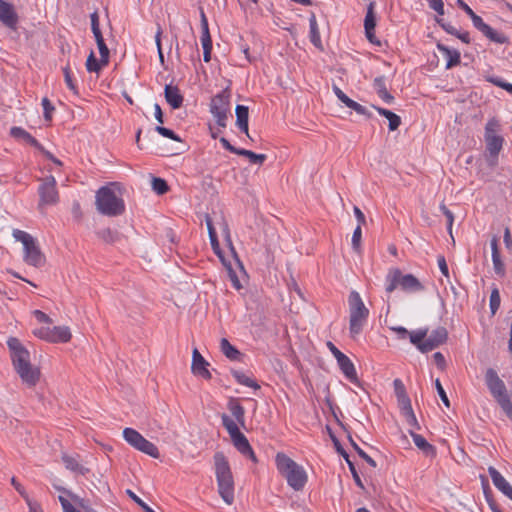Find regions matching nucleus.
I'll list each match as a JSON object with an SVG mask.
<instances>
[{"instance_id":"obj_1","label":"nucleus","mask_w":512,"mask_h":512,"mask_svg":"<svg viewBox=\"0 0 512 512\" xmlns=\"http://www.w3.org/2000/svg\"><path fill=\"white\" fill-rule=\"evenodd\" d=\"M95 205L99 213L114 217L125 211L122 187L118 182H111L99 188L95 195Z\"/></svg>"},{"instance_id":"obj_2","label":"nucleus","mask_w":512,"mask_h":512,"mask_svg":"<svg viewBox=\"0 0 512 512\" xmlns=\"http://www.w3.org/2000/svg\"><path fill=\"white\" fill-rule=\"evenodd\" d=\"M275 464L278 472L294 491H302L308 482L305 468L284 453H277Z\"/></svg>"},{"instance_id":"obj_3","label":"nucleus","mask_w":512,"mask_h":512,"mask_svg":"<svg viewBox=\"0 0 512 512\" xmlns=\"http://www.w3.org/2000/svg\"><path fill=\"white\" fill-rule=\"evenodd\" d=\"M214 465L218 493L227 505H232L234 502V479L229 463L223 453H215Z\"/></svg>"},{"instance_id":"obj_4","label":"nucleus","mask_w":512,"mask_h":512,"mask_svg":"<svg viewBox=\"0 0 512 512\" xmlns=\"http://www.w3.org/2000/svg\"><path fill=\"white\" fill-rule=\"evenodd\" d=\"M348 311L349 333L351 338L356 339L366 326L370 314L357 291H351L348 296Z\"/></svg>"},{"instance_id":"obj_5","label":"nucleus","mask_w":512,"mask_h":512,"mask_svg":"<svg viewBox=\"0 0 512 512\" xmlns=\"http://www.w3.org/2000/svg\"><path fill=\"white\" fill-rule=\"evenodd\" d=\"M501 133V124L496 118L487 121L484 131V141L486 145V161L490 167L498 163V156L503 149L504 138Z\"/></svg>"},{"instance_id":"obj_6","label":"nucleus","mask_w":512,"mask_h":512,"mask_svg":"<svg viewBox=\"0 0 512 512\" xmlns=\"http://www.w3.org/2000/svg\"><path fill=\"white\" fill-rule=\"evenodd\" d=\"M400 287L409 293L420 292L424 289L422 283L412 274H403L399 268H390L385 277V291L391 294Z\"/></svg>"},{"instance_id":"obj_7","label":"nucleus","mask_w":512,"mask_h":512,"mask_svg":"<svg viewBox=\"0 0 512 512\" xmlns=\"http://www.w3.org/2000/svg\"><path fill=\"white\" fill-rule=\"evenodd\" d=\"M12 236L23 245V260L34 267H42L45 264V256L37 243V240L26 231L14 229Z\"/></svg>"},{"instance_id":"obj_8","label":"nucleus","mask_w":512,"mask_h":512,"mask_svg":"<svg viewBox=\"0 0 512 512\" xmlns=\"http://www.w3.org/2000/svg\"><path fill=\"white\" fill-rule=\"evenodd\" d=\"M485 380L492 396L496 399L506 416L512 420V399L507 393L504 382L493 369L486 371Z\"/></svg>"},{"instance_id":"obj_9","label":"nucleus","mask_w":512,"mask_h":512,"mask_svg":"<svg viewBox=\"0 0 512 512\" xmlns=\"http://www.w3.org/2000/svg\"><path fill=\"white\" fill-rule=\"evenodd\" d=\"M457 4L471 18L473 26L490 41L497 44H506L509 42V38L504 33L499 32L486 24L483 19L477 15L463 0H457Z\"/></svg>"},{"instance_id":"obj_10","label":"nucleus","mask_w":512,"mask_h":512,"mask_svg":"<svg viewBox=\"0 0 512 512\" xmlns=\"http://www.w3.org/2000/svg\"><path fill=\"white\" fill-rule=\"evenodd\" d=\"M210 113L213 115L218 126L225 128L227 126L230 113V94L222 91L215 95L210 102Z\"/></svg>"},{"instance_id":"obj_11","label":"nucleus","mask_w":512,"mask_h":512,"mask_svg":"<svg viewBox=\"0 0 512 512\" xmlns=\"http://www.w3.org/2000/svg\"><path fill=\"white\" fill-rule=\"evenodd\" d=\"M124 440L134 449L149 455L152 458H159V450L155 444L144 438L137 430L125 428L123 430Z\"/></svg>"},{"instance_id":"obj_12","label":"nucleus","mask_w":512,"mask_h":512,"mask_svg":"<svg viewBox=\"0 0 512 512\" xmlns=\"http://www.w3.org/2000/svg\"><path fill=\"white\" fill-rule=\"evenodd\" d=\"M33 335L49 343H67L72 338L68 326H43L33 330Z\"/></svg>"},{"instance_id":"obj_13","label":"nucleus","mask_w":512,"mask_h":512,"mask_svg":"<svg viewBox=\"0 0 512 512\" xmlns=\"http://www.w3.org/2000/svg\"><path fill=\"white\" fill-rule=\"evenodd\" d=\"M57 182L53 176L46 177L42 180L38 188L39 193V208L45 205H55L59 201L57 191Z\"/></svg>"},{"instance_id":"obj_14","label":"nucleus","mask_w":512,"mask_h":512,"mask_svg":"<svg viewBox=\"0 0 512 512\" xmlns=\"http://www.w3.org/2000/svg\"><path fill=\"white\" fill-rule=\"evenodd\" d=\"M7 346L11 352V360L15 370L31 364L30 353L19 339L10 337L7 340Z\"/></svg>"},{"instance_id":"obj_15","label":"nucleus","mask_w":512,"mask_h":512,"mask_svg":"<svg viewBox=\"0 0 512 512\" xmlns=\"http://www.w3.org/2000/svg\"><path fill=\"white\" fill-rule=\"evenodd\" d=\"M398 385L401 386V391H397V400H398V405H399L400 411L410 425H416L417 420H416V416L412 409L411 401L404 389V386H403L401 380L395 379L394 386L397 387Z\"/></svg>"},{"instance_id":"obj_16","label":"nucleus","mask_w":512,"mask_h":512,"mask_svg":"<svg viewBox=\"0 0 512 512\" xmlns=\"http://www.w3.org/2000/svg\"><path fill=\"white\" fill-rule=\"evenodd\" d=\"M374 7V2H371L367 7V12L364 19L365 35L371 44L381 46L380 40L375 35L376 16L374 12Z\"/></svg>"},{"instance_id":"obj_17","label":"nucleus","mask_w":512,"mask_h":512,"mask_svg":"<svg viewBox=\"0 0 512 512\" xmlns=\"http://www.w3.org/2000/svg\"><path fill=\"white\" fill-rule=\"evenodd\" d=\"M447 330L444 327H438L433 330L429 335L427 334L425 345H423L424 352L432 351L447 340Z\"/></svg>"},{"instance_id":"obj_18","label":"nucleus","mask_w":512,"mask_h":512,"mask_svg":"<svg viewBox=\"0 0 512 512\" xmlns=\"http://www.w3.org/2000/svg\"><path fill=\"white\" fill-rule=\"evenodd\" d=\"M209 363L204 359L197 349L193 350L191 370L194 375L201 376L204 379H210L211 373L207 366Z\"/></svg>"},{"instance_id":"obj_19","label":"nucleus","mask_w":512,"mask_h":512,"mask_svg":"<svg viewBox=\"0 0 512 512\" xmlns=\"http://www.w3.org/2000/svg\"><path fill=\"white\" fill-rule=\"evenodd\" d=\"M488 472L494 486L512 501V486L510 483L493 466L488 468Z\"/></svg>"},{"instance_id":"obj_20","label":"nucleus","mask_w":512,"mask_h":512,"mask_svg":"<svg viewBox=\"0 0 512 512\" xmlns=\"http://www.w3.org/2000/svg\"><path fill=\"white\" fill-rule=\"evenodd\" d=\"M22 382L28 387H34L40 379V369L32 364L15 370Z\"/></svg>"},{"instance_id":"obj_21","label":"nucleus","mask_w":512,"mask_h":512,"mask_svg":"<svg viewBox=\"0 0 512 512\" xmlns=\"http://www.w3.org/2000/svg\"><path fill=\"white\" fill-rule=\"evenodd\" d=\"M0 21L9 28H15L18 16L12 4L0 0Z\"/></svg>"},{"instance_id":"obj_22","label":"nucleus","mask_w":512,"mask_h":512,"mask_svg":"<svg viewBox=\"0 0 512 512\" xmlns=\"http://www.w3.org/2000/svg\"><path fill=\"white\" fill-rule=\"evenodd\" d=\"M333 91L338 100L341 101L346 107L354 110L359 115H365L367 117L371 116L366 107L349 98L339 87L334 86Z\"/></svg>"},{"instance_id":"obj_23","label":"nucleus","mask_w":512,"mask_h":512,"mask_svg":"<svg viewBox=\"0 0 512 512\" xmlns=\"http://www.w3.org/2000/svg\"><path fill=\"white\" fill-rule=\"evenodd\" d=\"M231 441L234 447L244 456L250 457L252 460H256L255 453L246 438V436L240 431L235 435L231 436Z\"/></svg>"},{"instance_id":"obj_24","label":"nucleus","mask_w":512,"mask_h":512,"mask_svg":"<svg viewBox=\"0 0 512 512\" xmlns=\"http://www.w3.org/2000/svg\"><path fill=\"white\" fill-rule=\"evenodd\" d=\"M498 245L499 238L497 236H493L490 241L493 268L497 275L503 276L505 274V265L501 259Z\"/></svg>"},{"instance_id":"obj_25","label":"nucleus","mask_w":512,"mask_h":512,"mask_svg":"<svg viewBox=\"0 0 512 512\" xmlns=\"http://www.w3.org/2000/svg\"><path fill=\"white\" fill-rule=\"evenodd\" d=\"M437 49L446 60V69H451L460 63L461 55L458 50L449 48L440 43L437 44Z\"/></svg>"},{"instance_id":"obj_26","label":"nucleus","mask_w":512,"mask_h":512,"mask_svg":"<svg viewBox=\"0 0 512 512\" xmlns=\"http://www.w3.org/2000/svg\"><path fill=\"white\" fill-rule=\"evenodd\" d=\"M164 95L167 103L173 108L178 109L182 106L183 96L177 86L168 84L165 86Z\"/></svg>"},{"instance_id":"obj_27","label":"nucleus","mask_w":512,"mask_h":512,"mask_svg":"<svg viewBox=\"0 0 512 512\" xmlns=\"http://www.w3.org/2000/svg\"><path fill=\"white\" fill-rule=\"evenodd\" d=\"M337 364L344 376L352 383L358 381L357 372L353 362L345 354L337 360Z\"/></svg>"},{"instance_id":"obj_28","label":"nucleus","mask_w":512,"mask_h":512,"mask_svg":"<svg viewBox=\"0 0 512 512\" xmlns=\"http://www.w3.org/2000/svg\"><path fill=\"white\" fill-rule=\"evenodd\" d=\"M236 113V126L244 132L247 137H250L249 135V128H248V120H249V110L247 106L244 105H237L235 109Z\"/></svg>"},{"instance_id":"obj_29","label":"nucleus","mask_w":512,"mask_h":512,"mask_svg":"<svg viewBox=\"0 0 512 512\" xmlns=\"http://www.w3.org/2000/svg\"><path fill=\"white\" fill-rule=\"evenodd\" d=\"M10 134L14 138L21 140L25 144L41 149L40 143L29 132H27L21 127H12L10 130Z\"/></svg>"},{"instance_id":"obj_30","label":"nucleus","mask_w":512,"mask_h":512,"mask_svg":"<svg viewBox=\"0 0 512 512\" xmlns=\"http://www.w3.org/2000/svg\"><path fill=\"white\" fill-rule=\"evenodd\" d=\"M309 38L311 43L318 49H323L319 26L314 13L309 18Z\"/></svg>"},{"instance_id":"obj_31","label":"nucleus","mask_w":512,"mask_h":512,"mask_svg":"<svg viewBox=\"0 0 512 512\" xmlns=\"http://www.w3.org/2000/svg\"><path fill=\"white\" fill-rule=\"evenodd\" d=\"M411 437L415 446L420 449L426 456H435L436 450L422 435L411 433Z\"/></svg>"},{"instance_id":"obj_32","label":"nucleus","mask_w":512,"mask_h":512,"mask_svg":"<svg viewBox=\"0 0 512 512\" xmlns=\"http://www.w3.org/2000/svg\"><path fill=\"white\" fill-rule=\"evenodd\" d=\"M373 107L381 116L385 117L388 120L390 131H395L398 129V127L401 125V118L397 114L382 107Z\"/></svg>"},{"instance_id":"obj_33","label":"nucleus","mask_w":512,"mask_h":512,"mask_svg":"<svg viewBox=\"0 0 512 512\" xmlns=\"http://www.w3.org/2000/svg\"><path fill=\"white\" fill-rule=\"evenodd\" d=\"M228 409L231 412L232 416L235 420L242 426L245 423V410L242 405L237 400H230L228 403Z\"/></svg>"},{"instance_id":"obj_34","label":"nucleus","mask_w":512,"mask_h":512,"mask_svg":"<svg viewBox=\"0 0 512 512\" xmlns=\"http://www.w3.org/2000/svg\"><path fill=\"white\" fill-rule=\"evenodd\" d=\"M427 329H418L416 331L409 332L410 342L415 345L421 352H424L423 345H425V340L427 337Z\"/></svg>"},{"instance_id":"obj_35","label":"nucleus","mask_w":512,"mask_h":512,"mask_svg":"<svg viewBox=\"0 0 512 512\" xmlns=\"http://www.w3.org/2000/svg\"><path fill=\"white\" fill-rule=\"evenodd\" d=\"M85 65H86V69H87L88 72L99 73L104 67H106L108 65V63H103L101 57L98 60L95 57L94 52L91 51L90 54L87 57Z\"/></svg>"},{"instance_id":"obj_36","label":"nucleus","mask_w":512,"mask_h":512,"mask_svg":"<svg viewBox=\"0 0 512 512\" xmlns=\"http://www.w3.org/2000/svg\"><path fill=\"white\" fill-rule=\"evenodd\" d=\"M234 379L237 381V383L253 388V389H259L260 386L258 383L249 375H247L244 372L241 371H233L232 373Z\"/></svg>"},{"instance_id":"obj_37","label":"nucleus","mask_w":512,"mask_h":512,"mask_svg":"<svg viewBox=\"0 0 512 512\" xmlns=\"http://www.w3.org/2000/svg\"><path fill=\"white\" fill-rule=\"evenodd\" d=\"M200 42L203 48V60L209 62L211 60L212 39L210 33H201Z\"/></svg>"},{"instance_id":"obj_38","label":"nucleus","mask_w":512,"mask_h":512,"mask_svg":"<svg viewBox=\"0 0 512 512\" xmlns=\"http://www.w3.org/2000/svg\"><path fill=\"white\" fill-rule=\"evenodd\" d=\"M220 348L222 353L230 360H236L240 355L239 351L226 338L221 339Z\"/></svg>"},{"instance_id":"obj_39","label":"nucleus","mask_w":512,"mask_h":512,"mask_svg":"<svg viewBox=\"0 0 512 512\" xmlns=\"http://www.w3.org/2000/svg\"><path fill=\"white\" fill-rule=\"evenodd\" d=\"M374 87L377 90V94L379 97L385 101L386 103H391L394 97L388 92L385 87L384 81L381 78H376L374 80Z\"/></svg>"},{"instance_id":"obj_40","label":"nucleus","mask_w":512,"mask_h":512,"mask_svg":"<svg viewBox=\"0 0 512 512\" xmlns=\"http://www.w3.org/2000/svg\"><path fill=\"white\" fill-rule=\"evenodd\" d=\"M62 460H63V463H64L65 467H66L68 470H71V471H73V472H78V473H80V474H82V475H84V474H85L86 469H85V468H83V467L79 464L78 460H77L75 457H73V456H69V455H64V456L62 457Z\"/></svg>"},{"instance_id":"obj_41","label":"nucleus","mask_w":512,"mask_h":512,"mask_svg":"<svg viewBox=\"0 0 512 512\" xmlns=\"http://www.w3.org/2000/svg\"><path fill=\"white\" fill-rule=\"evenodd\" d=\"M238 155L245 156L249 159L250 163L258 165H262L267 159V156L265 154H256L253 151L243 148H241L240 151H238Z\"/></svg>"},{"instance_id":"obj_42","label":"nucleus","mask_w":512,"mask_h":512,"mask_svg":"<svg viewBox=\"0 0 512 512\" xmlns=\"http://www.w3.org/2000/svg\"><path fill=\"white\" fill-rule=\"evenodd\" d=\"M221 419H222V424L225 427V429L227 430L230 437L235 435L236 433L240 432L238 425H237L238 422L236 420H233L231 417H229L226 414H223Z\"/></svg>"},{"instance_id":"obj_43","label":"nucleus","mask_w":512,"mask_h":512,"mask_svg":"<svg viewBox=\"0 0 512 512\" xmlns=\"http://www.w3.org/2000/svg\"><path fill=\"white\" fill-rule=\"evenodd\" d=\"M63 73H64V80H65V83H66L67 87L75 95H77L78 94V87H77V84H76L75 80L73 79L72 71H71V68H70L69 64H67L65 67H63Z\"/></svg>"},{"instance_id":"obj_44","label":"nucleus","mask_w":512,"mask_h":512,"mask_svg":"<svg viewBox=\"0 0 512 512\" xmlns=\"http://www.w3.org/2000/svg\"><path fill=\"white\" fill-rule=\"evenodd\" d=\"M152 189L157 194L163 195L166 192H168L169 187L167 185V182L164 179L158 178V177H154L153 180H152Z\"/></svg>"},{"instance_id":"obj_45","label":"nucleus","mask_w":512,"mask_h":512,"mask_svg":"<svg viewBox=\"0 0 512 512\" xmlns=\"http://www.w3.org/2000/svg\"><path fill=\"white\" fill-rule=\"evenodd\" d=\"M361 239H362V230L360 224L355 228L352 235V247L353 249L359 253L361 250Z\"/></svg>"},{"instance_id":"obj_46","label":"nucleus","mask_w":512,"mask_h":512,"mask_svg":"<svg viewBox=\"0 0 512 512\" xmlns=\"http://www.w3.org/2000/svg\"><path fill=\"white\" fill-rule=\"evenodd\" d=\"M500 293L497 288H494L490 295V309L492 314H495L500 307Z\"/></svg>"},{"instance_id":"obj_47","label":"nucleus","mask_w":512,"mask_h":512,"mask_svg":"<svg viewBox=\"0 0 512 512\" xmlns=\"http://www.w3.org/2000/svg\"><path fill=\"white\" fill-rule=\"evenodd\" d=\"M481 479H482V484L484 487V493H485V496H486V499H487L490 509L492 510V512H502L501 509L497 506V504L492 499H490V496L488 493L489 487H488L487 479L484 476H481Z\"/></svg>"},{"instance_id":"obj_48","label":"nucleus","mask_w":512,"mask_h":512,"mask_svg":"<svg viewBox=\"0 0 512 512\" xmlns=\"http://www.w3.org/2000/svg\"><path fill=\"white\" fill-rule=\"evenodd\" d=\"M41 104H42L43 111H44V118L46 120H51L52 114H53V112L55 110L54 106L49 101V99L46 98V97L42 99Z\"/></svg>"},{"instance_id":"obj_49","label":"nucleus","mask_w":512,"mask_h":512,"mask_svg":"<svg viewBox=\"0 0 512 512\" xmlns=\"http://www.w3.org/2000/svg\"><path fill=\"white\" fill-rule=\"evenodd\" d=\"M155 130L160 134L162 135L163 137H166V138H169V139H172L174 141H181L180 137L178 135H176L174 133V131L168 129V128H165L163 126H157L155 128Z\"/></svg>"},{"instance_id":"obj_50","label":"nucleus","mask_w":512,"mask_h":512,"mask_svg":"<svg viewBox=\"0 0 512 512\" xmlns=\"http://www.w3.org/2000/svg\"><path fill=\"white\" fill-rule=\"evenodd\" d=\"M11 484L15 488V490L22 496L25 502L27 501V499H31L24 486L20 482H18L15 477L11 478Z\"/></svg>"},{"instance_id":"obj_51","label":"nucleus","mask_w":512,"mask_h":512,"mask_svg":"<svg viewBox=\"0 0 512 512\" xmlns=\"http://www.w3.org/2000/svg\"><path fill=\"white\" fill-rule=\"evenodd\" d=\"M435 387H436V390H437V392H438L442 402L444 403V405L446 407H449L450 406L449 399H448V397L446 395V392H445V390H444V388H443V386H442V384H441L439 379L435 380Z\"/></svg>"},{"instance_id":"obj_52","label":"nucleus","mask_w":512,"mask_h":512,"mask_svg":"<svg viewBox=\"0 0 512 512\" xmlns=\"http://www.w3.org/2000/svg\"><path fill=\"white\" fill-rule=\"evenodd\" d=\"M487 80L489 82L493 83L494 85L505 89L509 93H512V84L507 83V82L503 81L502 79L496 78V77H489V78H487Z\"/></svg>"},{"instance_id":"obj_53","label":"nucleus","mask_w":512,"mask_h":512,"mask_svg":"<svg viewBox=\"0 0 512 512\" xmlns=\"http://www.w3.org/2000/svg\"><path fill=\"white\" fill-rule=\"evenodd\" d=\"M97 47H98L100 56L102 58V62L109 63L110 52H109L108 47L105 44V41L97 43Z\"/></svg>"},{"instance_id":"obj_54","label":"nucleus","mask_w":512,"mask_h":512,"mask_svg":"<svg viewBox=\"0 0 512 512\" xmlns=\"http://www.w3.org/2000/svg\"><path fill=\"white\" fill-rule=\"evenodd\" d=\"M429 4V7L437 12L439 15H444V3L442 0H426Z\"/></svg>"},{"instance_id":"obj_55","label":"nucleus","mask_w":512,"mask_h":512,"mask_svg":"<svg viewBox=\"0 0 512 512\" xmlns=\"http://www.w3.org/2000/svg\"><path fill=\"white\" fill-rule=\"evenodd\" d=\"M439 208L442 211V213L445 215V217L447 218L448 229L451 231V228H452V225L454 222V215H453L452 211H450L444 203L440 204Z\"/></svg>"},{"instance_id":"obj_56","label":"nucleus","mask_w":512,"mask_h":512,"mask_svg":"<svg viewBox=\"0 0 512 512\" xmlns=\"http://www.w3.org/2000/svg\"><path fill=\"white\" fill-rule=\"evenodd\" d=\"M32 313L39 323H46V324L53 323L52 319L41 310H34Z\"/></svg>"},{"instance_id":"obj_57","label":"nucleus","mask_w":512,"mask_h":512,"mask_svg":"<svg viewBox=\"0 0 512 512\" xmlns=\"http://www.w3.org/2000/svg\"><path fill=\"white\" fill-rule=\"evenodd\" d=\"M26 504L29 512H44L42 505L34 499H27Z\"/></svg>"},{"instance_id":"obj_58","label":"nucleus","mask_w":512,"mask_h":512,"mask_svg":"<svg viewBox=\"0 0 512 512\" xmlns=\"http://www.w3.org/2000/svg\"><path fill=\"white\" fill-rule=\"evenodd\" d=\"M59 501L61 503L63 512H80L74 508V506L69 502L67 498L63 495L59 496Z\"/></svg>"},{"instance_id":"obj_59","label":"nucleus","mask_w":512,"mask_h":512,"mask_svg":"<svg viewBox=\"0 0 512 512\" xmlns=\"http://www.w3.org/2000/svg\"><path fill=\"white\" fill-rule=\"evenodd\" d=\"M439 269L443 276L449 277V269L444 256H438L437 258Z\"/></svg>"},{"instance_id":"obj_60","label":"nucleus","mask_w":512,"mask_h":512,"mask_svg":"<svg viewBox=\"0 0 512 512\" xmlns=\"http://www.w3.org/2000/svg\"><path fill=\"white\" fill-rule=\"evenodd\" d=\"M354 448L356 449L358 455L363 458L370 466L376 467V462L367 454L365 453L360 447H358L356 444H354Z\"/></svg>"},{"instance_id":"obj_61","label":"nucleus","mask_w":512,"mask_h":512,"mask_svg":"<svg viewBox=\"0 0 512 512\" xmlns=\"http://www.w3.org/2000/svg\"><path fill=\"white\" fill-rule=\"evenodd\" d=\"M390 330L395 332L399 339H406L409 335V331L402 326H392L390 327Z\"/></svg>"},{"instance_id":"obj_62","label":"nucleus","mask_w":512,"mask_h":512,"mask_svg":"<svg viewBox=\"0 0 512 512\" xmlns=\"http://www.w3.org/2000/svg\"><path fill=\"white\" fill-rule=\"evenodd\" d=\"M201 33H210L208 20L203 9L200 10Z\"/></svg>"},{"instance_id":"obj_63","label":"nucleus","mask_w":512,"mask_h":512,"mask_svg":"<svg viewBox=\"0 0 512 512\" xmlns=\"http://www.w3.org/2000/svg\"><path fill=\"white\" fill-rule=\"evenodd\" d=\"M347 462H348V464H349V468H350V471H351V473H352V475H353V479H354V481H355L356 485H357L358 487H360L361 489H363V488H364V485H363V483H362V481H361V479H360V476L358 475V473H357V471H356V469H355L354 465H353L349 460H347Z\"/></svg>"},{"instance_id":"obj_64","label":"nucleus","mask_w":512,"mask_h":512,"mask_svg":"<svg viewBox=\"0 0 512 512\" xmlns=\"http://www.w3.org/2000/svg\"><path fill=\"white\" fill-rule=\"evenodd\" d=\"M433 358H434V362L435 364L441 369L443 370L445 368V365H446V361H445V358L443 356L442 353L440 352H436L434 355H433Z\"/></svg>"}]
</instances>
